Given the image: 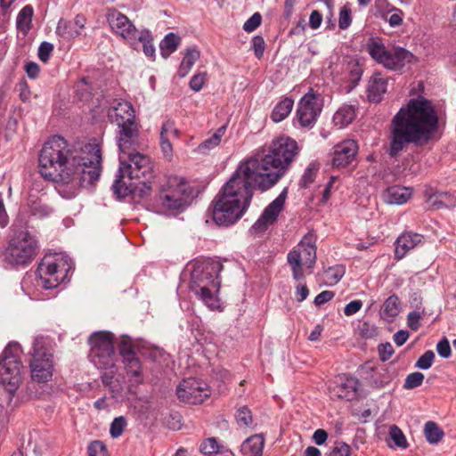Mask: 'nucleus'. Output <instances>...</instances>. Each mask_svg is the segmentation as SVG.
Instances as JSON below:
<instances>
[{"label":"nucleus","instance_id":"f257e3e1","mask_svg":"<svg viewBox=\"0 0 456 456\" xmlns=\"http://www.w3.org/2000/svg\"><path fill=\"white\" fill-rule=\"evenodd\" d=\"M297 142L288 136L272 141L262 157L240 162L213 201L211 215L220 226L240 219L248 208L254 190L265 191L274 186L299 154Z\"/></svg>","mask_w":456,"mask_h":456},{"label":"nucleus","instance_id":"f03ea898","mask_svg":"<svg viewBox=\"0 0 456 456\" xmlns=\"http://www.w3.org/2000/svg\"><path fill=\"white\" fill-rule=\"evenodd\" d=\"M39 172L56 183L69 185L71 189L92 185L102 172V151L98 144L86 143L70 148L59 135L50 138L40 151Z\"/></svg>","mask_w":456,"mask_h":456},{"label":"nucleus","instance_id":"7ed1b4c3","mask_svg":"<svg viewBox=\"0 0 456 456\" xmlns=\"http://www.w3.org/2000/svg\"><path fill=\"white\" fill-rule=\"evenodd\" d=\"M438 126V114L429 100L422 96L410 99L391 120L388 154L396 157L410 143L426 145Z\"/></svg>","mask_w":456,"mask_h":456},{"label":"nucleus","instance_id":"20e7f679","mask_svg":"<svg viewBox=\"0 0 456 456\" xmlns=\"http://www.w3.org/2000/svg\"><path fill=\"white\" fill-rule=\"evenodd\" d=\"M126 148L118 142L119 148V176L115 180L112 189L119 198L128 195L143 198L151 190V181L154 177V170L151 159L139 151L140 136L135 140H127Z\"/></svg>","mask_w":456,"mask_h":456},{"label":"nucleus","instance_id":"39448f33","mask_svg":"<svg viewBox=\"0 0 456 456\" xmlns=\"http://www.w3.org/2000/svg\"><path fill=\"white\" fill-rule=\"evenodd\" d=\"M222 270L220 261L211 258L197 260L192 265L190 289L211 310L218 309L220 305L217 294Z\"/></svg>","mask_w":456,"mask_h":456},{"label":"nucleus","instance_id":"423d86ee","mask_svg":"<svg viewBox=\"0 0 456 456\" xmlns=\"http://www.w3.org/2000/svg\"><path fill=\"white\" fill-rule=\"evenodd\" d=\"M38 251L39 241L36 234L28 229L14 230L3 256L4 262L12 267L26 266L35 259Z\"/></svg>","mask_w":456,"mask_h":456},{"label":"nucleus","instance_id":"0eeeda50","mask_svg":"<svg viewBox=\"0 0 456 456\" xmlns=\"http://www.w3.org/2000/svg\"><path fill=\"white\" fill-rule=\"evenodd\" d=\"M191 190L188 182L180 176H168L161 186L158 202L166 211L181 212L189 205Z\"/></svg>","mask_w":456,"mask_h":456},{"label":"nucleus","instance_id":"6e6552de","mask_svg":"<svg viewBox=\"0 0 456 456\" xmlns=\"http://www.w3.org/2000/svg\"><path fill=\"white\" fill-rule=\"evenodd\" d=\"M315 243L316 239L314 235L307 233L288 253L287 261L295 281H300L304 278V267L310 271L314 268L317 258Z\"/></svg>","mask_w":456,"mask_h":456},{"label":"nucleus","instance_id":"1a4fd4ad","mask_svg":"<svg viewBox=\"0 0 456 456\" xmlns=\"http://www.w3.org/2000/svg\"><path fill=\"white\" fill-rule=\"evenodd\" d=\"M47 346L48 339L43 336H37L34 338L32 349L29 352L31 378L39 383H46L53 377V354Z\"/></svg>","mask_w":456,"mask_h":456},{"label":"nucleus","instance_id":"9d476101","mask_svg":"<svg viewBox=\"0 0 456 456\" xmlns=\"http://www.w3.org/2000/svg\"><path fill=\"white\" fill-rule=\"evenodd\" d=\"M20 346L17 343L9 344L0 356V383L14 392L21 382L22 362L20 359Z\"/></svg>","mask_w":456,"mask_h":456},{"label":"nucleus","instance_id":"9b49d317","mask_svg":"<svg viewBox=\"0 0 456 456\" xmlns=\"http://www.w3.org/2000/svg\"><path fill=\"white\" fill-rule=\"evenodd\" d=\"M110 118L119 128L118 142L124 148L127 145V140H135L140 136L139 125L135 120L133 105L126 101L117 102L110 110Z\"/></svg>","mask_w":456,"mask_h":456},{"label":"nucleus","instance_id":"f8f14e48","mask_svg":"<svg viewBox=\"0 0 456 456\" xmlns=\"http://www.w3.org/2000/svg\"><path fill=\"white\" fill-rule=\"evenodd\" d=\"M72 265L69 257L61 254L44 257L37 269L41 285L46 289L56 288L67 278Z\"/></svg>","mask_w":456,"mask_h":456},{"label":"nucleus","instance_id":"ddd939ff","mask_svg":"<svg viewBox=\"0 0 456 456\" xmlns=\"http://www.w3.org/2000/svg\"><path fill=\"white\" fill-rule=\"evenodd\" d=\"M90 360L98 369H111L115 365L114 335L97 331L89 338Z\"/></svg>","mask_w":456,"mask_h":456},{"label":"nucleus","instance_id":"4468645a","mask_svg":"<svg viewBox=\"0 0 456 456\" xmlns=\"http://www.w3.org/2000/svg\"><path fill=\"white\" fill-rule=\"evenodd\" d=\"M322 110V95L313 88L299 100L296 118L301 127L312 128Z\"/></svg>","mask_w":456,"mask_h":456},{"label":"nucleus","instance_id":"2eb2a0df","mask_svg":"<svg viewBox=\"0 0 456 456\" xmlns=\"http://www.w3.org/2000/svg\"><path fill=\"white\" fill-rule=\"evenodd\" d=\"M180 401L189 404L202 403L210 395L208 385L203 380L190 378L183 379L176 387Z\"/></svg>","mask_w":456,"mask_h":456},{"label":"nucleus","instance_id":"dca6fc26","mask_svg":"<svg viewBox=\"0 0 456 456\" xmlns=\"http://www.w3.org/2000/svg\"><path fill=\"white\" fill-rule=\"evenodd\" d=\"M108 21L116 35L119 36L133 48H137V37L142 30H138L125 14L113 12L109 14Z\"/></svg>","mask_w":456,"mask_h":456},{"label":"nucleus","instance_id":"f3484780","mask_svg":"<svg viewBox=\"0 0 456 456\" xmlns=\"http://www.w3.org/2000/svg\"><path fill=\"white\" fill-rule=\"evenodd\" d=\"M287 194L288 189L285 188L280 195L265 208L260 217L251 228L255 232H265L268 226L276 222L280 213L284 208Z\"/></svg>","mask_w":456,"mask_h":456},{"label":"nucleus","instance_id":"a211bd4d","mask_svg":"<svg viewBox=\"0 0 456 456\" xmlns=\"http://www.w3.org/2000/svg\"><path fill=\"white\" fill-rule=\"evenodd\" d=\"M358 145L354 140H346L333 147L332 165L338 168L350 165L355 159Z\"/></svg>","mask_w":456,"mask_h":456},{"label":"nucleus","instance_id":"6ab92c4d","mask_svg":"<svg viewBox=\"0 0 456 456\" xmlns=\"http://www.w3.org/2000/svg\"><path fill=\"white\" fill-rule=\"evenodd\" d=\"M359 380L351 376L339 377L333 387H330L331 396L348 401L354 400L358 395Z\"/></svg>","mask_w":456,"mask_h":456},{"label":"nucleus","instance_id":"aec40b11","mask_svg":"<svg viewBox=\"0 0 456 456\" xmlns=\"http://www.w3.org/2000/svg\"><path fill=\"white\" fill-rule=\"evenodd\" d=\"M414 59L413 54L402 47L389 49L382 65L391 70H399Z\"/></svg>","mask_w":456,"mask_h":456},{"label":"nucleus","instance_id":"412c9836","mask_svg":"<svg viewBox=\"0 0 456 456\" xmlns=\"http://www.w3.org/2000/svg\"><path fill=\"white\" fill-rule=\"evenodd\" d=\"M387 89V78L379 73L373 74L367 85V97L370 102H379Z\"/></svg>","mask_w":456,"mask_h":456},{"label":"nucleus","instance_id":"4be33fe9","mask_svg":"<svg viewBox=\"0 0 456 456\" xmlns=\"http://www.w3.org/2000/svg\"><path fill=\"white\" fill-rule=\"evenodd\" d=\"M423 236L414 232H403L395 241V255L397 258H403L409 250L414 248L422 242Z\"/></svg>","mask_w":456,"mask_h":456},{"label":"nucleus","instance_id":"5701e85b","mask_svg":"<svg viewBox=\"0 0 456 456\" xmlns=\"http://www.w3.org/2000/svg\"><path fill=\"white\" fill-rule=\"evenodd\" d=\"M411 191L410 188L393 186L386 190L383 193L384 201L387 204L401 205L411 198Z\"/></svg>","mask_w":456,"mask_h":456},{"label":"nucleus","instance_id":"b1692460","mask_svg":"<svg viewBox=\"0 0 456 456\" xmlns=\"http://www.w3.org/2000/svg\"><path fill=\"white\" fill-rule=\"evenodd\" d=\"M264 444V436L262 435H254L243 442L241 452L246 456H262Z\"/></svg>","mask_w":456,"mask_h":456},{"label":"nucleus","instance_id":"393cba45","mask_svg":"<svg viewBox=\"0 0 456 456\" xmlns=\"http://www.w3.org/2000/svg\"><path fill=\"white\" fill-rule=\"evenodd\" d=\"M400 311L401 301L396 295L393 294L385 300L380 310V316L387 322H393Z\"/></svg>","mask_w":456,"mask_h":456},{"label":"nucleus","instance_id":"a878e982","mask_svg":"<svg viewBox=\"0 0 456 456\" xmlns=\"http://www.w3.org/2000/svg\"><path fill=\"white\" fill-rule=\"evenodd\" d=\"M355 108L353 105L341 106L333 116V124L341 129L347 126L355 118Z\"/></svg>","mask_w":456,"mask_h":456},{"label":"nucleus","instance_id":"bb28decb","mask_svg":"<svg viewBox=\"0 0 456 456\" xmlns=\"http://www.w3.org/2000/svg\"><path fill=\"white\" fill-rule=\"evenodd\" d=\"M294 106V101L290 97L282 98L273 109L271 119L279 123L284 120L291 112Z\"/></svg>","mask_w":456,"mask_h":456},{"label":"nucleus","instance_id":"cd10ccee","mask_svg":"<svg viewBox=\"0 0 456 456\" xmlns=\"http://www.w3.org/2000/svg\"><path fill=\"white\" fill-rule=\"evenodd\" d=\"M200 52L195 46L186 49L185 54L177 70L180 77H184L188 75L194 63L199 60Z\"/></svg>","mask_w":456,"mask_h":456},{"label":"nucleus","instance_id":"c85d7f7f","mask_svg":"<svg viewBox=\"0 0 456 456\" xmlns=\"http://www.w3.org/2000/svg\"><path fill=\"white\" fill-rule=\"evenodd\" d=\"M225 132L226 126H220L210 137L207 138L200 144H199L196 151L200 154H208L211 150L215 149L220 144Z\"/></svg>","mask_w":456,"mask_h":456},{"label":"nucleus","instance_id":"c756f323","mask_svg":"<svg viewBox=\"0 0 456 456\" xmlns=\"http://www.w3.org/2000/svg\"><path fill=\"white\" fill-rule=\"evenodd\" d=\"M345 267L343 265H334L325 269L320 274V280L326 286L336 285L344 276Z\"/></svg>","mask_w":456,"mask_h":456},{"label":"nucleus","instance_id":"7c9ffc66","mask_svg":"<svg viewBox=\"0 0 456 456\" xmlns=\"http://www.w3.org/2000/svg\"><path fill=\"white\" fill-rule=\"evenodd\" d=\"M367 51L370 55L379 63L382 64L389 49H387L385 45L379 38H371L367 43Z\"/></svg>","mask_w":456,"mask_h":456},{"label":"nucleus","instance_id":"2f4dec72","mask_svg":"<svg viewBox=\"0 0 456 456\" xmlns=\"http://www.w3.org/2000/svg\"><path fill=\"white\" fill-rule=\"evenodd\" d=\"M180 44V37L174 33L167 34L160 42L161 55L167 59L171 53L176 51Z\"/></svg>","mask_w":456,"mask_h":456},{"label":"nucleus","instance_id":"473e14b6","mask_svg":"<svg viewBox=\"0 0 456 456\" xmlns=\"http://www.w3.org/2000/svg\"><path fill=\"white\" fill-rule=\"evenodd\" d=\"M56 33L61 37L70 40L80 36V32L75 28L70 20L61 19L56 28Z\"/></svg>","mask_w":456,"mask_h":456},{"label":"nucleus","instance_id":"72a5a7b5","mask_svg":"<svg viewBox=\"0 0 456 456\" xmlns=\"http://www.w3.org/2000/svg\"><path fill=\"white\" fill-rule=\"evenodd\" d=\"M428 203L434 208L439 209L452 205V200L448 192H435L428 196Z\"/></svg>","mask_w":456,"mask_h":456},{"label":"nucleus","instance_id":"f704fd0d","mask_svg":"<svg viewBox=\"0 0 456 456\" xmlns=\"http://www.w3.org/2000/svg\"><path fill=\"white\" fill-rule=\"evenodd\" d=\"M123 362L127 374L134 378L135 382L141 383L142 381V377L140 360L134 355L131 357V359L124 360Z\"/></svg>","mask_w":456,"mask_h":456},{"label":"nucleus","instance_id":"c9c22d12","mask_svg":"<svg viewBox=\"0 0 456 456\" xmlns=\"http://www.w3.org/2000/svg\"><path fill=\"white\" fill-rule=\"evenodd\" d=\"M425 437L430 444H437L444 436V431L434 421H428L424 427Z\"/></svg>","mask_w":456,"mask_h":456},{"label":"nucleus","instance_id":"e433bc0d","mask_svg":"<svg viewBox=\"0 0 456 456\" xmlns=\"http://www.w3.org/2000/svg\"><path fill=\"white\" fill-rule=\"evenodd\" d=\"M33 16V8L30 5L24 6L17 17V28L24 33L30 28V23Z\"/></svg>","mask_w":456,"mask_h":456},{"label":"nucleus","instance_id":"4c0bfd02","mask_svg":"<svg viewBox=\"0 0 456 456\" xmlns=\"http://www.w3.org/2000/svg\"><path fill=\"white\" fill-rule=\"evenodd\" d=\"M151 41V34L147 29L142 30L141 34L137 37V46L139 45L140 43H142L144 54L150 58L153 57L155 54V48Z\"/></svg>","mask_w":456,"mask_h":456},{"label":"nucleus","instance_id":"58836bf2","mask_svg":"<svg viewBox=\"0 0 456 456\" xmlns=\"http://www.w3.org/2000/svg\"><path fill=\"white\" fill-rule=\"evenodd\" d=\"M319 167L315 163H311L305 169L304 174L299 181L300 188H308L315 180Z\"/></svg>","mask_w":456,"mask_h":456},{"label":"nucleus","instance_id":"ea45409f","mask_svg":"<svg viewBox=\"0 0 456 456\" xmlns=\"http://www.w3.org/2000/svg\"><path fill=\"white\" fill-rule=\"evenodd\" d=\"M388 436L395 446L402 449L407 448L408 444L405 436L397 426L394 425L390 427Z\"/></svg>","mask_w":456,"mask_h":456},{"label":"nucleus","instance_id":"a19ab883","mask_svg":"<svg viewBox=\"0 0 456 456\" xmlns=\"http://www.w3.org/2000/svg\"><path fill=\"white\" fill-rule=\"evenodd\" d=\"M118 351L119 354L123 358V361L126 359H131V357L135 355L133 343L128 337L121 338L118 343Z\"/></svg>","mask_w":456,"mask_h":456},{"label":"nucleus","instance_id":"79ce46f5","mask_svg":"<svg viewBox=\"0 0 456 456\" xmlns=\"http://www.w3.org/2000/svg\"><path fill=\"white\" fill-rule=\"evenodd\" d=\"M235 419L237 424L241 428L248 427L253 421L251 411L246 406L237 410Z\"/></svg>","mask_w":456,"mask_h":456},{"label":"nucleus","instance_id":"37998d69","mask_svg":"<svg viewBox=\"0 0 456 456\" xmlns=\"http://www.w3.org/2000/svg\"><path fill=\"white\" fill-rule=\"evenodd\" d=\"M423 380H424L423 373L419 372V371L410 373L409 375H407V377L404 380L403 388H405L407 390H411L416 387H419L422 385Z\"/></svg>","mask_w":456,"mask_h":456},{"label":"nucleus","instance_id":"c03bdc74","mask_svg":"<svg viewBox=\"0 0 456 456\" xmlns=\"http://www.w3.org/2000/svg\"><path fill=\"white\" fill-rule=\"evenodd\" d=\"M126 424L127 423H126V419L125 417L119 416V417L115 418L112 420V422L110 424V433L111 437H113V438L119 437L122 435Z\"/></svg>","mask_w":456,"mask_h":456},{"label":"nucleus","instance_id":"a18cd8bd","mask_svg":"<svg viewBox=\"0 0 456 456\" xmlns=\"http://www.w3.org/2000/svg\"><path fill=\"white\" fill-rule=\"evenodd\" d=\"M179 131L175 128V123L171 120H167L162 124L160 129L159 138H177Z\"/></svg>","mask_w":456,"mask_h":456},{"label":"nucleus","instance_id":"49530a36","mask_svg":"<svg viewBox=\"0 0 456 456\" xmlns=\"http://www.w3.org/2000/svg\"><path fill=\"white\" fill-rule=\"evenodd\" d=\"M352 23V12L348 5H344L339 11L338 27L346 29Z\"/></svg>","mask_w":456,"mask_h":456},{"label":"nucleus","instance_id":"de8ad7c7","mask_svg":"<svg viewBox=\"0 0 456 456\" xmlns=\"http://www.w3.org/2000/svg\"><path fill=\"white\" fill-rule=\"evenodd\" d=\"M434 359L435 353L428 350L417 360L415 367L420 370H428L432 366Z\"/></svg>","mask_w":456,"mask_h":456},{"label":"nucleus","instance_id":"09e8293b","mask_svg":"<svg viewBox=\"0 0 456 456\" xmlns=\"http://www.w3.org/2000/svg\"><path fill=\"white\" fill-rule=\"evenodd\" d=\"M200 452L207 455H213L219 452V445L216 438L204 440L200 444Z\"/></svg>","mask_w":456,"mask_h":456},{"label":"nucleus","instance_id":"8fccbe9b","mask_svg":"<svg viewBox=\"0 0 456 456\" xmlns=\"http://www.w3.org/2000/svg\"><path fill=\"white\" fill-rule=\"evenodd\" d=\"M207 73L206 72H198L192 76L190 80L189 86L194 92H200L205 82H206Z\"/></svg>","mask_w":456,"mask_h":456},{"label":"nucleus","instance_id":"3c124183","mask_svg":"<svg viewBox=\"0 0 456 456\" xmlns=\"http://www.w3.org/2000/svg\"><path fill=\"white\" fill-rule=\"evenodd\" d=\"M88 456H107L105 444L101 441H94L88 445Z\"/></svg>","mask_w":456,"mask_h":456},{"label":"nucleus","instance_id":"603ef678","mask_svg":"<svg viewBox=\"0 0 456 456\" xmlns=\"http://www.w3.org/2000/svg\"><path fill=\"white\" fill-rule=\"evenodd\" d=\"M251 46L254 51L255 56L261 59L265 50V43L261 36H255L251 41Z\"/></svg>","mask_w":456,"mask_h":456},{"label":"nucleus","instance_id":"864d4df0","mask_svg":"<svg viewBox=\"0 0 456 456\" xmlns=\"http://www.w3.org/2000/svg\"><path fill=\"white\" fill-rule=\"evenodd\" d=\"M262 22V16L259 12H255L249 19L243 24V29L246 32H253L256 29Z\"/></svg>","mask_w":456,"mask_h":456},{"label":"nucleus","instance_id":"5fc2aeb1","mask_svg":"<svg viewBox=\"0 0 456 456\" xmlns=\"http://www.w3.org/2000/svg\"><path fill=\"white\" fill-rule=\"evenodd\" d=\"M390 382V377L386 369L377 370L374 374L373 383L377 387H382Z\"/></svg>","mask_w":456,"mask_h":456},{"label":"nucleus","instance_id":"6e6d98bb","mask_svg":"<svg viewBox=\"0 0 456 456\" xmlns=\"http://www.w3.org/2000/svg\"><path fill=\"white\" fill-rule=\"evenodd\" d=\"M76 91L81 100H88L92 93L89 90L88 82L86 78L79 80L76 86Z\"/></svg>","mask_w":456,"mask_h":456},{"label":"nucleus","instance_id":"4d7b16f0","mask_svg":"<svg viewBox=\"0 0 456 456\" xmlns=\"http://www.w3.org/2000/svg\"><path fill=\"white\" fill-rule=\"evenodd\" d=\"M422 315L418 311L410 312L407 315V325L411 330H418L420 327Z\"/></svg>","mask_w":456,"mask_h":456},{"label":"nucleus","instance_id":"13d9d810","mask_svg":"<svg viewBox=\"0 0 456 456\" xmlns=\"http://www.w3.org/2000/svg\"><path fill=\"white\" fill-rule=\"evenodd\" d=\"M351 448L346 443H337L329 456H350Z\"/></svg>","mask_w":456,"mask_h":456},{"label":"nucleus","instance_id":"bf43d9fd","mask_svg":"<svg viewBox=\"0 0 456 456\" xmlns=\"http://www.w3.org/2000/svg\"><path fill=\"white\" fill-rule=\"evenodd\" d=\"M436 351H437L438 354L443 358L450 357V355L452 354V350H451L450 343L446 338L441 339L437 343Z\"/></svg>","mask_w":456,"mask_h":456},{"label":"nucleus","instance_id":"052dcab7","mask_svg":"<svg viewBox=\"0 0 456 456\" xmlns=\"http://www.w3.org/2000/svg\"><path fill=\"white\" fill-rule=\"evenodd\" d=\"M53 50V46L51 43L43 42L38 48V58L42 61L46 62Z\"/></svg>","mask_w":456,"mask_h":456},{"label":"nucleus","instance_id":"680f3d73","mask_svg":"<svg viewBox=\"0 0 456 456\" xmlns=\"http://www.w3.org/2000/svg\"><path fill=\"white\" fill-rule=\"evenodd\" d=\"M395 353L394 348L390 343L381 344L379 346V354L380 360L383 362L388 361L393 354Z\"/></svg>","mask_w":456,"mask_h":456},{"label":"nucleus","instance_id":"e2e57ef3","mask_svg":"<svg viewBox=\"0 0 456 456\" xmlns=\"http://www.w3.org/2000/svg\"><path fill=\"white\" fill-rule=\"evenodd\" d=\"M159 144L164 157L171 159L173 157V147L169 138H159Z\"/></svg>","mask_w":456,"mask_h":456},{"label":"nucleus","instance_id":"0e129e2a","mask_svg":"<svg viewBox=\"0 0 456 456\" xmlns=\"http://www.w3.org/2000/svg\"><path fill=\"white\" fill-rule=\"evenodd\" d=\"M362 302L361 300H353L349 302L344 308V314L346 316H351L361 310Z\"/></svg>","mask_w":456,"mask_h":456},{"label":"nucleus","instance_id":"69168bd1","mask_svg":"<svg viewBox=\"0 0 456 456\" xmlns=\"http://www.w3.org/2000/svg\"><path fill=\"white\" fill-rule=\"evenodd\" d=\"M322 22V13L317 11L314 10L309 17V26L312 29H317L320 28L321 24Z\"/></svg>","mask_w":456,"mask_h":456},{"label":"nucleus","instance_id":"338daca9","mask_svg":"<svg viewBox=\"0 0 456 456\" xmlns=\"http://www.w3.org/2000/svg\"><path fill=\"white\" fill-rule=\"evenodd\" d=\"M334 297V292L330 290H324L319 293L314 298V304L316 305H322Z\"/></svg>","mask_w":456,"mask_h":456},{"label":"nucleus","instance_id":"774afa93","mask_svg":"<svg viewBox=\"0 0 456 456\" xmlns=\"http://www.w3.org/2000/svg\"><path fill=\"white\" fill-rule=\"evenodd\" d=\"M25 71L29 78H36L40 72V68L37 63L28 61L25 64Z\"/></svg>","mask_w":456,"mask_h":456}]
</instances>
